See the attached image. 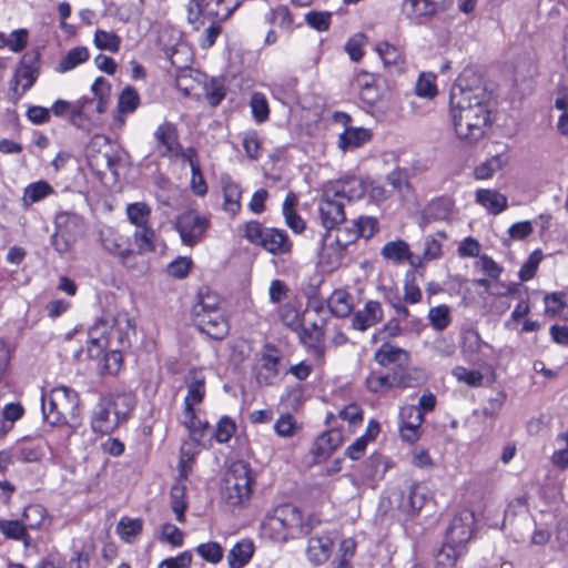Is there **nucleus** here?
<instances>
[{"mask_svg": "<svg viewBox=\"0 0 568 568\" xmlns=\"http://www.w3.org/2000/svg\"><path fill=\"white\" fill-rule=\"evenodd\" d=\"M90 54L85 47H75L68 51L57 68L58 72L64 73L88 61Z\"/></svg>", "mask_w": 568, "mask_h": 568, "instance_id": "obj_41", "label": "nucleus"}, {"mask_svg": "<svg viewBox=\"0 0 568 568\" xmlns=\"http://www.w3.org/2000/svg\"><path fill=\"white\" fill-rule=\"evenodd\" d=\"M174 227L184 245L194 246L203 241L210 220L195 210H187L176 217Z\"/></svg>", "mask_w": 568, "mask_h": 568, "instance_id": "obj_6", "label": "nucleus"}, {"mask_svg": "<svg viewBox=\"0 0 568 568\" xmlns=\"http://www.w3.org/2000/svg\"><path fill=\"white\" fill-rule=\"evenodd\" d=\"M331 190L341 201L346 199L347 201L359 200L366 192L365 184L363 181L355 176L341 179L334 182H329L325 185Z\"/></svg>", "mask_w": 568, "mask_h": 568, "instance_id": "obj_18", "label": "nucleus"}, {"mask_svg": "<svg viewBox=\"0 0 568 568\" xmlns=\"http://www.w3.org/2000/svg\"><path fill=\"white\" fill-rule=\"evenodd\" d=\"M374 75L368 72L362 71L356 74L354 79V85H356V88L361 90V95L363 100L368 102L374 101Z\"/></svg>", "mask_w": 568, "mask_h": 568, "instance_id": "obj_53", "label": "nucleus"}, {"mask_svg": "<svg viewBox=\"0 0 568 568\" xmlns=\"http://www.w3.org/2000/svg\"><path fill=\"white\" fill-rule=\"evenodd\" d=\"M416 273L409 270L405 274L404 281V301L409 304H416L422 300V291L416 284Z\"/></svg>", "mask_w": 568, "mask_h": 568, "instance_id": "obj_54", "label": "nucleus"}, {"mask_svg": "<svg viewBox=\"0 0 568 568\" xmlns=\"http://www.w3.org/2000/svg\"><path fill=\"white\" fill-rule=\"evenodd\" d=\"M343 443L342 432L329 429L317 437L314 444V454L318 457H326Z\"/></svg>", "mask_w": 568, "mask_h": 568, "instance_id": "obj_29", "label": "nucleus"}, {"mask_svg": "<svg viewBox=\"0 0 568 568\" xmlns=\"http://www.w3.org/2000/svg\"><path fill=\"white\" fill-rule=\"evenodd\" d=\"M156 149L161 156H179L182 148L176 126L171 122L160 124L154 133Z\"/></svg>", "mask_w": 568, "mask_h": 568, "instance_id": "obj_15", "label": "nucleus"}, {"mask_svg": "<svg viewBox=\"0 0 568 568\" xmlns=\"http://www.w3.org/2000/svg\"><path fill=\"white\" fill-rule=\"evenodd\" d=\"M326 186L318 202V213L322 225L327 230L335 229L345 221L344 203Z\"/></svg>", "mask_w": 568, "mask_h": 568, "instance_id": "obj_11", "label": "nucleus"}, {"mask_svg": "<svg viewBox=\"0 0 568 568\" xmlns=\"http://www.w3.org/2000/svg\"><path fill=\"white\" fill-rule=\"evenodd\" d=\"M133 240L139 254H145L155 250L156 235L151 224L135 229L133 232Z\"/></svg>", "mask_w": 568, "mask_h": 568, "instance_id": "obj_42", "label": "nucleus"}, {"mask_svg": "<svg viewBox=\"0 0 568 568\" xmlns=\"http://www.w3.org/2000/svg\"><path fill=\"white\" fill-rule=\"evenodd\" d=\"M435 79L433 73H422L416 82V94L422 98L433 99L437 94Z\"/></svg>", "mask_w": 568, "mask_h": 568, "instance_id": "obj_57", "label": "nucleus"}, {"mask_svg": "<svg viewBox=\"0 0 568 568\" xmlns=\"http://www.w3.org/2000/svg\"><path fill=\"white\" fill-rule=\"evenodd\" d=\"M55 229L67 235L68 239L77 240L82 235L84 231V223L80 215L70 212H61L57 214L54 220Z\"/></svg>", "mask_w": 568, "mask_h": 568, "instance_id": "obj_26", "label": "nucleus"}, {"mask_svg": "<svg viewBox=\"0 0 568 568\" xmlns=\"http://www.w3.org/2000/svg\"><path fill=\"white\" fill-rule=\"evenodd\" d=\"M12 449L14 452L16 460L21 463L39 462L43 456L42 446L33 442H21Z\"/></svg>", "mask_w": 568, "mask_h": 568, "instance_id": "obj_39", "label": "nucleus"}, {"mask_svg": "<svg viewBox=\"0 0 568 568\" xmlns=\"http://www.w3.org/2000/svg\"><path fill=\"white\" fill-rule=\"evenodd\" d=\"M220 305L221 300L217 295L201 292L199 294V302L193 306V316L212 311H223Z\"/></svg>", "mask_w": 568, "mask_h": 568, "instance_id": "obj_55", "label": "nucleus"}, {"mask_svg": "<svg viewBox=\"0 0 568 568\" xmlns=\"http://www.w3.org/2000/svg\"><path fill=\"white\" fill-rule=\"evenodd\" d=\"M80 398L69 387L60 386L41 396L43 419L51 426L69 424L78 416Z\"/></svg>", "mask_w": 568, "mask_h": 568, "instance_id": "obj_3", "label": "nucleus"}, {"mask_svg": "<svg viewBox=\"0 0 568 568\" xmlns=\"http://www.w3.org/2000/svg\"><path fill=\"white\" fill-rule=\"evenodd\" d=\"M196 552L206 561L217 564L223 558V549L220 544L210 541L196 547Z\"/></svg>", "mask_w": 568, "mask_h": 568, "instance_id": "obj_61", "label": "nucleus"}, {"mask_svg": "<svg viewBox=\"0 0 568 568\" xmlns=\"http://www.w3.org/2000/svg\"><path fill=\"white\" fill-rule=\"evenodd\" d=\"M185 480L178 479L176 484L171 488V507L179 523L185 521V510L187 501L185 499L186 485Z\"/></svg>", "mask_w": 568, "mask_h": 568, "instance_id": "obj_36", "label": "nucleus"}, {"mask_svg": "<svg viewBox=\"0 0 568 568\" xmlns=\"http://www.w3.org/2000/svg\"><path fill=\"white\" fill-rule=\"evenodd\" d=\"M253 483L252 469L247 463H232L225 475L223 498L232 506L243 505L251 498Z\"/></svg>", "mask_w": 568, "mask_h": 568, "instance_id": "obj_5", "label": "nucleus"}, {"mask_svg": "<svg viewBox=\"0 0 568 568\" xmlns=\"http://www.w3.org/2000/svg\"><path fill=\"white\" fill-rule=\"evenodd\" d=\"M93 43L100 50L116 53L121 48V38L112 31L98 29L94 32Z\"/></svg>", "mask_w": 568, "mask_h": 568, "instance_id": "obj_45", "label": "nucleus"}, {"mask_svg": "<svg viewBox=\"0 0 568 568\" xmlns=\"http://www.w3.org/2000/svg\"><path fill=\"white\" fill-rule=\"evenodd\" d=\"M197 328L214 339H223L229 334V322L223 311H212L194 316Z\"/></svg>", "mask_w": 568, "mask_h": 568, "instance_id": "obj_14", "label": "nucleus"}, {"mask_svg": "<svg viewBox=\"0 0 568 568\" xmlns=\"http://www.w3.org/2000/svg\"><path fill=\"white\" fill-rule=\"evenodd\" d=\"M91 102L87 100H79L72 108L71 111V123L80 129L88 128V121L92 119L89 118V105Z\"/></svg>", "mask_w": 568, "mask_h": 568, "instance_id": "obj_58", "label": "nucleus"}, {"mask_svg": "<svg viewBox=\"0 0 568 568\" xmlns=\"http://www.w3.org/2000/svg\"><path fill=\"white\" fill-rule=\"evenodd\" d=\"M142 529L143 520L140 518L122 517L116 525V534L128 544H132Z\"/></svg>", "mask_w": 568, "mask_h": 568, "instance_id": "obj_43", "label": "nucleus"}, {"mask_svg": "<svg viewBox=\"0 0 568 568\" xmlns=\"http://www.w3.org/2000/svg\"><path fill=\"white\" fill-rule=\"evenodd\" d=\"M367 389L372 393H382L395 387V381L392 374H382L372 372L366 377Z\"/></svg>", "mask_w": 568, "mask_h": 568, "instance_id": "obj_49", "label": "nucleus"}, {"mask_svg": "<svg viewBox=\"0 0 568 568\" xmlns=\"http://www.w3.org/2000/svg\"><path fill=\"white\" fill-rule=\"evenodd\" d=\"M474 524L475 516L470 510L459 511L454 516L446 530V539L449 542L465 546L471 538Z\"/></svg>", "mask_w": 568, "mask_h": 568, "instance_id": "obj_13", "label": "nucleus"}, {"mask_svg": "<svg viewBox=\"0 0 568 568\" xmlns=\"http://www.w3.org/2000/svg\"><path fill=\"white\" fill-rule=\"evenodd\" d=\"M331 313L336 317H346L353 311V297L344 290H336L327 300Z\"/></svg>", "mask_w": 568, "mask_h": 568, "instance_id": "obj_30", "label": "nucleus"}, {"mask_svg": "<svg viewBox=\"0 0 568 568\" xmlns=\"http://www.w3.org/2000/svg\"><path fill=\"white\" fill-rule=\"evenodd\" d=\"M399 434L404 442L414 444L420 437L424 415L415 405H405L399 410Z\"/></svg>", "mask_w": 568, "mask_h": 568, "instance_id": "obj_12", "label": "nucleus"}, {"mask_svg": "<svg viewBox=\"0 0 568 568\" xmlns=\"http://www.w3.org/2000/svg\"><path fill=\"white\" fill-rule=\"evenodd\" d=\"M429 498V489L423 483H413L402 491L400 508L404 510H420Z\"/></svg>", "mask_w": 568, "mask_h": 568, "instance_id": "obj_22", "label": "nucleus"}, {"mask_svg": "<svg viewBox=\"0 0 568 568\" xmlns=\"http://www.w3.org/2000/svg\"><path fill=\"white\" fill-rule=\"evenodd\" d=\"M384 313L379 302L368 301L363 310L354 313L352 327L364 332L383 320Z\"/></svg>", "mask_w": 568, "mask_h": 568, "instance_id": "obj_21", "label": "nucleus"}, {"mask_svg": "<svg viewBox=\"0 0 568 568\" xmlns=\"http://www.w3.org/2000/svg\"><path fill=\"white\" fill-rule=\"evenodd\" d=\"M244 237L274 256L290 257L292 255L293 242L285 230L265 227L258 221H250L245 224Z\"/></svg>", "mask_w": 568, "mask_h": 568, "instance_id": "obj_4", "label": "nucleus"}, {"mask_svg": "<svg viewBox=\"0 0 568 568\" xmlns=\"http://www.w3.org/2000/svg\"><path fill=\"white\" fill-rule=\"evenodd\" d=\"M438 11L433 0H403L402 13L415 24H424Z\"/></svg>", "mask_w": 568, "mask_h": 568, "instance_id": "obj_17", "label": "nucleus"}, {"mask_svg": "<svg viewBox=\"0 0 568 568\" xmlns=\"http://www.w3.org/2000/svg\"><path fill=\"white\" fill-rule=\"evenodd\" d=\"M254 554V545L251 540L243 539L236 542L227 555L230 568H243L246 566Z\"/></svg>", "mask_w": 568, "mask_h": 568, "instance_id": "obj_28", "label": "nucleus"}, {"mask_svg": "<svg viewBox=\"0 0 568 568\" xmlns=\"http://www.w3.org/2000/svg\"><path fill=\"white\" fill-rule=\"evenodd\" d=\"M53 193V187L45 181L29 184L23 192L22 204L27 209Z\"/></svg>", "mask_w": 568, "mask_h": 568, "instance_id": "obj_38", "label": "nucleus"}, {"mask_svg": "<svg viewBox=\"0 0 568 568\" xmlns=\"http://www.w3.org/2000/svg\"><path fill=\"white\" fill-rule=\"evenodd\" d=\"M333 545L329 536L311 537L306 549L308 560L315 566L326 562L331 557Z\"/></svg>", "mask_w": 568, "mask_h": 568, "instance_id": "obj_25", "label": "nucleus"}, {"mask_svg": "<svg viewBox=\"0 0 568 568\" xmlns=\"http://www.w3.org/2000/svg\"><path fill=\"white\" fill-rule=\"evenodd\" d=\"M376 51L386 67L397 65L402 62V54L397 48L388 42H381L376 45Z\"/></svg>", "mask_w": 568, "mask_h": 568, "instance_id": "obj_62", "label": "nucleus"}, {"mask_svg": "<svg viewBox=\"0 0 568 568\" xmlns=\"http://www.w3.org/2000/svg\"><path fill=\"white\" fill-rule=\"evenodd\" d=\"M221 186L224 195L223 209L235 216L241 210L242 189L227 174L221 176Z\"/></svg>", "mask_w": 568, "mask_h": 568, "instance_id": "obj_24", "label": "nucleus"}, {"mask_svg": "<svg viewBox=\"0 0 568 568\" xmlns=\"http://www.w3.org/2000/svg\"><path fill=\"white\" fill-rule=\"evenodd\" d=\"M278 316L281 322L292 331L297 332L301 327L300 313L293 304L282 305L278 310Z\"/></svg>", "mask_w": 568, "mask_h": 568, "instance_id": "obj_56", "label": "nucleus"}, {"mask_svg": "<svg viewBox=\"0 0 568 568\" xmlns=\"http://www.w3.org/2000/svg\"><path fill=\"white\" fill-rule=\"evenodd\" d=\"M27 527L23 521L20 520H0V531L1 534L13 540H24L29 538L27 532Z\"/></svg>", "mask_w": 568, "mask_h": 568, "instance_id": "obj_51", "label": "nucleus"}, {"mask_svg": "<svg viewBox=\"0 0 568 568\" xmlns=\"http://www.w3.org/2000/svg\"><path fill=\"white\" fill-rule=\"evenodd\" d=\"M371 139V132L363 128H346L339 135L338 146L342 150L355 149Z\"/></svg>", "mask_w": 568, "mask_h": 568, "instance_id": "obj_35", "label": "nucleus"}, {"mask_svg": "<svg viewBox=\"0 0 568 568\" xmlns=\"http://www.w3.org/2000/svg\"><path fill=\"white\" fill-rule=\"evenodd\" d=\"M205 98L212 106L219 105L225 98L226 90L224 84L219 79H211L205 85Z\"/></svg>", "mask_w": 568, "mask_h": 568, "instance_id": "obj_60", "label": "nucleus"}, {"mask_svg": "<svg viewBox=\"0 0 568 568\" xmlns=\"http://www.w3.org/2000/svg\"><path fill=\"white\" fill-rule=\"evenodd\" d=\"M375 361L382 366H387L392 363H399L408 361V353L399 347L393 346L388 343H384L374 355Z\"/></svg>", "mask_w": 568, "mask_h": 568, "instance_id": "obj_34", "label": "nucleus"}, {"mask_svg": "<svg viewBox=\"0 0 568 568\" xmlns=\"http://www.w3.org/2000/svg\"><path fill=\"white\" fill-rule=\"evenodd\" d=\"M332 13L328 11H310L305 14V22L313 29L322 32L329 29Z\"/></svg>", "mask_w": 568, "mask_h": 568, "instance_id": "obj_59", "label": "nucleus"}, {"mask_svg": "<svg viewBox=\"0 0 568 568\" xmlns=\"http://www.w3.org/2000/svg\"><path fill=\"white\" fill-rule=\"evenodd\" d=\"M395 387L408 388L424 383L425 375L419 368H403L400 365L393 371Z\"/></svg>", "mask_w": 568, "mask_h": 568, "instance_id": "obj_32", "label": "nucleus"}, {"mask_svg": "<svg viewBox=\"0 0 568 568\" xmlns=\"http://www.w3.org/2000/svg\"><path fill=\"white\" fill-rule=\"evenodd\" d=\"M85 156L90 168L98 173L105 170L112 171L115 168L112 148L105 135L97 134L91 138L85 148Z\"/></svg>", "mask_w": 568, "mask_h": 568, "instance_id": "obj_9", "label": "nucleus"}, {"mask_svg": "<svg viewBox=\"0 0 568 568\" xmlns=\"http://www.w3.org/2000/svg\"><path fill=\"white\" fill-rule=\"evenodd\" d=\"M301 342L313 348L316 354L323 355V347L321 346L324 339V329L322 325L312 323L310 327L302 326L297 331Z\"/></svg>", "mask_w": 568, "mask_h": 568, "instance_id": "obj_31", "label": "nucleus"}, {"mask_svg": "<svg viewBox=\"0 0 568 568\" xmlns=\"http://www.w3.org/2000/svg\"><path fill=\"white\" fill-rule=\"evenodd\" d=\"M266 22L277 26L285 31H292L293 16L286 6H277L265 16Z\"/></svg>", "mask_w": 568, "mask_h": 568, "instance_id": "obj_46", "label": "nucleus"}, {"mask_svg": "<svg viewBox=\"0 0 568 568\" xmlns=\"http://www.w3.org/2000/svg\"><path fill=\"white\" fill-rule=\"evenodd\" d=\"M475 197L476 203L493 215L503 213L508 206L507 196L495 189H479Z\"/></svg>", "mask_w": 568, "mask_h": 568, "instance_id": "obj_23", "label": "nucleus"}, {"mask_svg": "<svg viewBox=\"0 0 568 568\" xmlns=\"http://www.w3.org/2000/svg\"><path fill=\"white\" fill-rule=\"evenodd\" d=\"M506 164L507 159L504 155H494L487 161L477 165L474 170V175L477 180H487L491 178L496 172L501 170Z\"/></svg>", "mask_w": 568, "mask_h": 568, "instance_id": "obj_44", "label": "nucleus"}, {"mask_svg": "<svg viewBox=\"0 0 568 568\" xmlns=\"http://www.w3.org/2000/svg\"><path fill=\"white\" fill-rule=\"evenodd\" d=\"M355 230L349 233L348 239H344L343 234L347 233V230H337L336 244L339 250H344L348 243L353 242L358 236L369 239L377 231V220L372 216H359L355 222Z\"/></svg>", "mask_w": 568, "mask_h": 568, "instance_id": "obj_20", "label": "nucleus"}, {"mask_svg": "<svg viewBox=\"0 0 568 568\" xmlns=\"http://www.w3.org/2000/svg\"><path fill=\"white\" fill-rule=\"evenodd\" d=\"M428 320L435 331L443 332L452 323L450 308L447 305L430 307L428 311Z\"/></svg>", "mask_w": 568, "mask_h": 568, "instance_id": "obj_47", "label": "nucleus"}, {"mask_svg": "<svg viewBox=\"0 0 568 568\" xmlns=\"http://www.w3.org/2000/svg\"><path fill=\"white\" fill-rule=\"evenodd\" d=\"M100 242L103 248L110 254L118 256L122 264H125L129 257L134 254L129 240L111 227L100 231Z\"/></svg>", "mask_w": 568, "mask_h": 568, "instance_id": "obj_16", "label": "nucleus"}, {"mask_svg": "<svg viewBox=\"0 0 568 568\" xmlns=\"http://www.w3.org/2000/svg\"><path fill=\"white\" fill-rule=\"evenodd\" d=\"M453 207L454 201L450 197H438L426 206L424 215L427 221L447 220L453 212Z\"/></svg>", "mask_w": 568, "mask_h": 568, "instance_id": "obj_33", "label": "nucleus"}, {"mask_svg": "<svg viewBox=\"0 0 568 568\" xmlns=\"http://www.w3.org/2000/svg\"><path fill=\"white\" fill-rule=\"evenodd\" d=\"M205 395V383L204 378H195L187 386V394L184 398V408L192 414V408L194 405L200 404Z\"/></svg>", "mask_w": 568, "mask_h": 568, "instance_id": "obj_48", "label": "nucleus"}, {"mask_svg": "<svg viewBox=\"0 0 568 568\" xmlns=\"http://www.w3.org/2000/svg\"><path fill=\"white\" fill-rule=\"evenodd\" d=\"M490 93L480 74L465 69L449 93V116L458 140L467 145L480 141L491 125Z\"/></svg>", "mask_w": 568, "mask_h": 568, "instance_id": "obj_1", "label": "nucleus"}, {"mask_svg": "<svg viewBox=\"0 0 568 568\" xmlns=\"http://www.w3.org/2000/svg\"><path fill=\"white\" fill-rule=\"evenodd\" d=\"M556 440L558 444L562 443L564 447L552 454L551 462L555 466L565 469L568 467V432L560 434Z\"/></svg>", "mask_w": 568, "mask_h": 568, "instance_id": "obj_64", "label": "nucleus"}, {"mask_svg": "<svg viewBox=\"0 0 568 568\" xmlns=\"http://www.w3.org/2000/svg\"><path fill=\"white\" fill-rule=\"evenodd\" d=\"M126 216L129 222L134 225L135 229L144 227L150 225L151 220V207L144 202L130 203L126 206Z\"/></svg>", "mask_w": 568, "mask_h": 568, "instance_id": "obj_37", "label": "nucleus"}, {"mask_svg": "<svg viewBox=\"0 0 568 568\" xmlns=\"http://www.w3.org/2000/svg\"><path fill=\"white\" fill-rule=\"evenodd\" d=\"M274 511L284 526V529H286V535H290V537L293 538L298 534H308V529L303 525L302 514L294 505H281L276 507Z\"/></svg>", "mask_w": 568, "mask_h": 568, "instance_id": "obj_19", "label": "nucleus"}, {"mask_svg": "<svg viewBox=\"0 0 568 568\" xmlns=\"http://www.w3.org/2000/svg\"><path fill=\"white\" fill-rule=\"evenodd\" d=\"M47 517V509L39 504H31L27 506L22 514V521L27 528H39Z\"/></svg>", "mask_w": 568, "mask_h": 568, "instance_id": "obj_50", "label": "nucleus"}, {"mask_svg": "<svg viewBox=\"0 0 568 568\" xmlns=\"http://www.w3.org/2000/svg\"><path fill=\"white\" fill-rule=\"evenodd\" d=\"M135 406L130 393L109 394L100 397L92 409L91 427L94 433L108 435L125 422Z\"/></svg>", "mask_w": 568, "mask_h": 568, "instance_id": "obj_2", "label": "nucleus"}, {"mask_svg": "<svg viewBox=\"0 0 568 568\" xmlns=\"http://www.w3.org/2000/svg\"><path fill=\"white\" fill-rule=\"evenodd\" d=\"M140 104V97L133 87H126L119 97L118 109L122 114L134 112Z\"/></svg>", "mask_w": 568, "mask_h": 568, "instance_id": "obj_52", "label": "nucleus"}, {"mask_svg": "<svg viewBox=\"0 0 568 568\" xmlns=\"http://www.w3.org/2000/svg\"><path fill=\"white\" fill-rule=\"evenodd\" d=\"M381 253L384 258L395 263H402L412 257L409 245L403 240L386 243Z\"/></svg>", "mask_w": 568, "mask_h": 568, "instance_id": "obj_40", "label": "nucleus"}, {"mask_svg": "<svg viewBox=\"0 0 568 568\" xmlns=\"http://www.w3.org/2000/svg\"><path fill=\"white\" fill-rule=\"evenodd\" d=\"M108 323L103 320L98 321L90 327L89 337V355L91 357L100 356V354L109 347L110 334H108Z\"/></svg>", "mask_w": 568, "mask_h": 568, "instance_id": "obj_27", "label": "nucleus"}, {"mask_svg": "<svg viewBox=\"0 0 568 568\" xmlns=\"http://www.w3.org/2000/svg\"><path fill=\"white\" fill-rule=\"evenodd\" d=\"M281 359L280 351L274 345L263 347L254 366L255 381L260 386H273L280 381Z\"/></svg>", "mask_w": 568, "mask_h": 568, "instance_id": "obj_7", "label": "nucleus"}, {"mask_svg": "<svg viewBox=\"0 0 568 568\" xmlns=\"http://www.w3.org/2000/svg\"><path fill=\"white\" fill-rule=\"evenodd\" d=\"M464 547L455 542L445 540L442 549L439 550L438 557L442 564L454 565L457 559L464 554Z\"/></svg>", "mask_w": 568, "mask_h": 568, "instance_id": "obj_63", "label": "nucleus"}, {"mask_svg": "<svg viewBox=\"0 0 568 568\" xmlns=\"http://www.w3.org/2000/svg\"><path fill=\"white\" fill-rule=\"evenodd\" d=\"M239 2L232 0H192L189 9V19L203 17L217 21L226 20L237 8Z\"/></svg>", "mask_w": 568, "mask_h": 568, "instance_id": "obj_10", "label": "nucleus"}, {"mask_svg": "<svg viewBox=\"0 0 568 568\" xmlns=\"http://www.w3.org/2000/svg\"><path fill=\"white\" fill-rule=\"evenodd\" d=\"M40 72V53L37 50L27 52L14 73L11 90L21 98L36 82Z\"/></svg>", "mask_w": 568, "mask_h": 568, "instance_id": "obj_8", "label": "nucleus"}]
</instances>
